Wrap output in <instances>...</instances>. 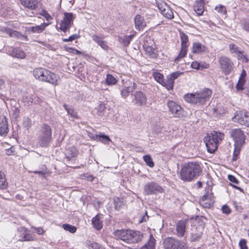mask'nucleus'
Masks as SVG:
<instances>
[{
	"mask_svg": "<svg viewBox=\"0 0 249 249\" xmlns=\"http://www.w3.org/2000/svg\"><path fill=\"white\" fill-rule=\"evenodd\" d=\"M201 171V168L198 162H188L183 166L180 171L181 179L183 181H191L197 178Z\"/></svg>",
	"mask_w": 249,
	"mask_h": 249,
	"instance_id": "1",
	"label": "nucleus"
},
{
	"mask_svg": "<svg viewBox=\"0 0 249 249\" xmlns=\"http://www.w3.org/2000/svg\"><path fill=\"white\" fill-rule=\"evenodd\" d=\"M113 234L116 239L123 240L128 244L138 243L143 237V234L141 232L130 230H117Z\"/></svg>",
	"mask_w": 249,
	"mask_h": 249,
	"instance_id": "2",
	"label": "nucleus"
},
{
	"mask_svg": "<svg viewBox=\"0 0 249 249\" xmlns=\"http://www.w3.org/2000/svg\"><path fill=\"white\" fill-rule=\"evenodd\" d=\"M211 95L212 91L205 88L199 92L186 94L184 96V99L189 103L201 105L205 104Z\"/></svg>",
	"mask_w": 249,
	"mask_h": 249,
	"instance_id": "3",
	"label": "nucleus"
},
{
	"mask_svg": "<svg viewBox=\"0 0 249 249\" xmlns=\"http://www.w3.org/2000/svg\"><path fill=\"white\" fill-rule=\"evenodd\" d=\"M224 134L222 133L213 131L208 134L204 139L208 151L213 153L217 149L218 145L224 139Z\"/></svg>",
	"mask_w": 249,
	"mask_h": 249,
	"instance_id": "4",
	"label": "nucleus"
},
{
	"mask_svg": "<svg viewBox=\"0 0 249 249\" xmlns=\"http://www.w3.org/2000/svg\"><path fill=\"white\" fill-rule=\"evenodd\" d=\"M52 140V133L51 127L47 124H42L38 137V144L42 147H47Z\"/></svg>",
	"mask_w": 249,
	"mask_h": 249,
	"instance_id": "5",
	"label": "nucleus"
},
{
	"mask_svg": "<svg viewBox=\"0 0 249 249\" xmlns=\"http://www.w3.org/2000/svg\"><path fill=\"white\" fill-rule=\"evenodd\" d=\"M218 63L220 68L225 75L231 73L234 69L233 62L229 57L226 56H222L218 58Z\"/></svg>",
	"mask_w": 249,
	"mask_h": 249,
	"instance_id": "6",
	"label": "nucleus"
},
{
	"mask_svg": "<svg viewBox=\"0 0 249 249\" xmlns=\"http://www.w3.org/2000/svg\"><path fill=\"white\" fill-rule=\"evenodd\" d=\"M164 244L165 249H188L186 243L172 238L166 239Z\"/></svg>",
	"mask_w": 249,
	"mask_h": 249,
	"instance_id": "7",
	"label": "nucleus"
},
{
	"mask_svg": "<svg viewBox=\"0 0 249 249\" xmlns=\"http://www.w3.org/2000/svg\"><path fill=\"white\" fill-rule=\"evenodd\" d=\"M163 189L157 183L151 182L146 183L143 187V193L146 195H152L161 193Z\"/></svg>",
	"mask_w": 249,
	"mask_h": 249,
	"instance_id": "8",
	"label": "nucleus"
},
{
	"mask_svg": "<svg viewBox=\"0 0 249 249\" xmlns=\"http://www.w3.org/2000/svg\"><path fill=\"white\" fill-rule=\"evenodd\" d=\"M157 7L161 14L168 19L173 18V12L171 8L162 0H156Z\"/></svg>",
	"mask_w": 249,
	"mask_h": 249,
	"instance_id": "9",
	"label": "nucleus"
},
{
	"mask_svg": "<svg viewBox=\"0 0 249 249\" xmlns=\"http://www.w3.org/2000/svg\"><path fill=\"white\" fill-rule=\"evenodd\" d=\"M170 112L176 117H180L184 116V110L176 102L168 101L167 103Z\"/></svg>",
	"mask_w": 249,
	"mask_h": 249,
	"instance_id": "10",
	"label": "nucleus"
},
{
	"mask_svg": "<svg viewBox=\"0 0 249 249\" xmlns=\"http://www.w3.org/2000/svg\"><path fill=\"white\" fill-rule=\"evenodd\" d=\"M180 39L181 41V48L180 51L178 56L175 59V62H178L179 60L184 57L187 53V49L188 47V37L187 35L183 32L180 33Z\"/></svg>",
	"mask_w": 249,
	"mask_h": 249,
	"instance_id": "11",
	"label": "nucleus"
},
{
	"mask_svg": "<svg viewBox=\"0 0 249 249\" xmlns=\"http://www.w3.org/2000/svg\"><path fill=\"white\" fill-rule=\"evenodd\" d=\"M232 120L242 125L249 127V112L236 111L235 115L232 117Z\"/></svg>",
	"mask_w": 249,
	"mask_h": 249,
	"instance_id": "12",
	"label": "nucleus"
},
{
	"mask_svg": "<svg viewBox=\"0 0 249 249\" xmlns=\"http://www.w3.org/2000/svg\"><path fill=\"white\" fill-rule=\"evenodd\" d=\"M231 135L234 140V145H243L245 143V136L243 131L241 129H232Z\"/></svg>",
	"mask_w": 249,
	"mask_h": 249,
	"instance_id": "13",
	"label": "nucleus"
},
{
	"mask_svg": "<svg viewBox=\"0 0 249 249\" xmlns=\"http://www.w3.org/2000/svg\"><path fill=\"white\" fill-rule=\"evenodd\" d=\"M73 18V14L70 13H65L63 19L60 25V29L64 32H66L70 28V25Z\"/></svg>",
	"mask_w": 249,
	"mask_h": 249,
	"instance_id": "14",
	"label": "nucleus"
},
{
	"mask_svg": "<svg viewBox=\"0 0 249 249\" xmlns=\"http://www.w3.org/2000/svg\"><path fill=\"white\" fill-rule=\"evenodd\" d=\"M134 98L133 99V103L135 105L138 106H143L146 104L147 98L145 94L142 91H136L134 94Z\"/></svg>",
	"mask_w": 249,
	"mask_h": 249,
	"instance_id": "15",
	"label": "nucleus"
},
{
	"mask_svg": "<svg viewBox=\"0 0 249 249\" xmlns=\"http://www.w3.org/2000/svg\"><path fill=\"white\" fill-rule=\"evenodd\" d=\"M6 51L10 55L13 57L23 59L26 57L24 52L18 48H13L8 46L6 48Z\"/></svg>",
	"mask_w": 249,
	"mask_h": 249,
	"instance_id": "16",
	"label": "nucleus"
},
{
	"mask_svg": "<svg viewBox=\"0 0 249 249\" xmlns=\"http://www.w3.org/2000/svg\"><path fill=\"white\" fill-rule=\"evenodd\" d=\"M203 227L199 226L198 227H195L192 228L190 241L195 242L198 241L203 234Z\"/></svg>",
	"mask_w": 249,
	"mask_h": 249,
	"instance_id": "17",
	"label": "nucleus"
},
{
	"mask_svg": "<svg viewBox=\"0 0 249 249\" xmlns=\"http://www.w3.org/2000/svg\"><path fill=\"white\" fill-rule=\"evenodd\" d=\"M45 74L46 75L45 78H44L45 80L44 82L49 83L54 86L59 84L60 78L58 75L49 70H48L47 73Z\"/></svg>",
	"mask_w": 249,
	"mask_h": 249,
	"instance_id": "18",
	"label": "nucleus"
},
{
	"mask_svg": "<svg viewBox=\"0 0 249 249\" xmlns=\"http://www.w3.org/2000/svg\"><path fill=\"white\" fill-rule=\"evenodd\" d=\"M208 51L207 48L201 43L195 42L193 44L192 52L194 53L200 54Z\"/></svg>",
	"mask_w": 249,
	"mask_h": 249,
	"instance_id": "19",
	"label": "nucleus"
},
{
	"mask_svg": "<svg viewBox=\"0 0 249 249\" xmlns=\"http://www.w3.org/2000/svg\"><path fill=\"white\" fill-rule=\"evenodd\" d=\"M48 70L44 68H38L35 69L33 71V74L35 77L40 81L44 82V78L46 77V74L48 72Z\"/></svg>",
	"mask_w": 249,
	"mask_h": 249,
	"instance_id": "20",
	"label": "nucleus"
},
{
	"mask_svg": "<svg viewBox=\"0 0 249 249\" xmlns=\"http://www.w3.org/2000/svg\"><path fill=\"white\" fill-rule=\"evenodd\" d=\"M9 132L7 120L5 116L1 120L0 122V135L5 137Z\"/></svg>",
	"mask_w": 249,
	"mask_h": 249,
	"instance_id": "21",
	"label": "nucleus"
},
{
	"mask_svg": "<svg viewBox=\"0 0 249 249\" xmlns=\"http://www.w3.org/2000/svg\"><path fill=\"white\" fill-rule=\"evenodd\" d=\"M186 222L184 220L179 221L176 225V231L178 236L183 237L186 230Z\"/></svg>",
	"mask_w": 249,
	"mask_h": 249,
	"instance_id": "22",
	"label": "nucleus"
},
{
	"mask_svg": "<svg viewBox=\"0 0 249 249\" xmlns=\"http://www.w3.org/2000/svg\"><path fill=\"white\" fill-rule=\"evenodd\" d=\"M18 231L20 233L19 241H32L33 240V237L31 234L26 232V229L23 227H20L18 228Z\"/></svg>",
	"mask_w": 249,
	"mask_h": 249,
	"instance_id": "23",
	"label": "nucleus"
},
{
	"mask_svg": "<svg viewBox=\"0 0 249 249\" xmlns=\"http://www.w3.org/2000/svg\"><path fill=\"white\" fill-rule=\"evenodd\" d=\"M90 137L97 141L101 142L104 144H109L110 139L109 137L104 134L100 133L99 135H92Z\"/></svg>",
	"mask_w": 249,
	"mask_h": 249,
	"instance_id": "24",
	"label": "nucleus"
},
{
	"mask_svg": "<svg viewBox=\"0 0 249 249\" xmlns=\"http://www.w3.org/2000/svg\"><path fill=\"white\" fill-rule=\"evenodd\" d=\"M135 24L136 28L139 31L142 30L146 26L143 18L140 15L136 16L135 18Z\"/></svg>",
	"mask_w": 249,
	"mask_h": 249,
	"instance_id": "25",
	"label": "nucleus"
},
{
	"mask_svg": "<svg viewBox=\"0 0 249 249\" xmlns=\"http://www.w3.org/2000/svg\"><path fill=\"white\" fill-rule=\"evenodd\" d=\"M194 10L197 15H202L204 10V2L196 1L194 6Z\"/></svg>",
	"mask_w": 249,
	"mask_h": 249,
	"instance_id": "26",
	"label": "nucleus"
},
{
	"mask_svg": "<svg viewBox=\"0 0 249 249\" xmlns=\"http://www.w3.org/2000/svg\"><path fill=\"white\" fill-rule=\"evenodd\" d=\"M37 0H20L21 4L30 10H34L36 6Z\"/></svg>",
	"mask_w": 249,
	"mask_h": 249,
	"instance_id": "27",
	"label": "nucleus"
},
{
	"mask_svg": "<svg viewBox=\"0 0 249 249\" xmlns=\"http://www.w3.org/2000/svg\"><path fill=\"white\" fill-rule=\"evenodd\" d=\"M78 151L74 147H71L69 148L67 151L66 159L68 160H74L76 157Z\"/></svg>",
	"mask_w": 249,
	"mask_h": 249,
	"instance_id": "28",
	"label": "nucleus"
},
{
	"mask_svg": "<svg viewBox=\"0 0 249 249\" xmlns=\"http://www.w3.org/2000/svg\"><path fill=\"white\" fill-rule=\"evenodd\" d=\"M156 240L152 234L150 235V237L147 242L141 248V249H155Z\"/></svg>",
	"mask_w": 249,
	"mask_h": 249,
	"instance_id": "29",
	"label": "nucleus"
},
{
	"mask_svg": "<svg viewBox=\"0 0 249 249\" xmlns=\"http://www.w3.org/2000/svg\"><path fill=\"white\" fill-rule=\"evenodd\" d=\"M100 218V216L97 214L92 219V224L97 230H100L103 227L102 221Z\"/></svg>",
	"mask_w": 249,
	"mask_h": 249,
	"instance_id": "30",
	"label": "nucleus"
},
{
	"mask_svg": "<svg viewBox=\"0 0 249 249\" xmlns=\"http://www.w3.org/2000/svg\"><path fill=\"white\" fill-rule=\"evenodd\" d=\"M92 38L104 50H107V49L108 46L107 45V42L103 40L101 37L97 35H93Z\"/></svg>",
	"mask_w": 249,
	"mask_h": 249,
	"instance_id": "31",
	"label": "nucleus"
},
{
	"mask_svg": "<svg viewBox=\"0 0 249 249\" xmlns=\"http://www.w3.org/2000/svg\"><path fill=\"white\" fill-rule=\"evenodd\" d=\"M105 104L102 102H99L96 107L95 108L93 112L98 116H101L104 114V112L106 109Z\"/></svg>",
	"mask_w": 249,
	"mask_h": 249,
	"instance_id": "32",
	"label": "nucleus"
},
{
	"mask_svg": "<svg viewBox=\"0 0 249 249\" xmlns=\"http://www.w3.org/2000/svg\"><path fill=\"white\" fill-rule=\"evenodd\" d=\"M134 35H131L129 36H123L119 37V41L123 44L124 46H128L132 38L134 37Z\"/></svg>",
	"mask_w": 249,
	"mask_h": 249,
	"instance_id": "33",
	"label": "nucleus"
},
{
	"mask_svg": "<svg viewBox=\"0 0 249 249\" xmlns=\"http://www.w3.org/2000/svg\"><path fill=\"white\" fill-rule=\"evenodd\" d=\"M48 24H42L40 25H37L29 28V30L33 33H40L42 32Z\"/></svg>",
	"mask_w": 249,
	"mask_h": 249,
	"instance_id": "34",
	"label": "nucleus"
},
{
	"mask_svg": "<svg viewBox=\"0 0 249 249\" xmlns=\"http://www.w3.org/2000/svg\"><path fill=\"white\" fill-rule=\"evenodd\" d=\"M161 85L165 87L168 90L172 89L174 85V81L169 76H167L166 80H164L163 83H162Z\"/></svg>",
	"mask_w": 249,
	"mask_h": 249,
	"instance_id": "35",
	"label": "nucleus"
},
{
	"mask_svg": "<svg viewBox=\"0 0 249 249\" xmlns=\"http://www.w3.org/2000/svg\"><path fill=\"white\" fill-rule=\"evenodd\" d=\"M135 83H133V86H128L125 87L124 89H123L121 91V95L124 98L127 97L129 93L132 92L135 89Z\"/></svg>",
	"mask_w": 249,
	"mask_h": 249,
	"instance_id": "36",
	"label": "nucleus"
},
{
	"mask_svg": "<svg viewBox=\"0 0 249 249\" xmlns=\"http://www.w3.org/2000/svg\"><path fill=\"white\" fill-rule=\"evenodd\" d=\"M8 186V182L4 174L0 171V189H5Z\"/></svg>",
	"mask_w": 249,
	"mask_h": 249,
	"instance_id": "37",
	"label": "nucleus"
},
{
	"mask_svg": "<svg viewBox=\"0 0 249 249\" xmlns=\"http://www.w3.org/2000/svg\"><path fill=\"white\" fill-rule=\"evenodd\" d=\"M64 107L67 111V113L73 119H77L78 118L77 112L74 110L73 108L69 107L67 105L64 104L63 105Z\"/></svg>",
	"mask_w": 249,
	"mask_h": 249,
	"instance_id": "38",
	"label": "nucleus"
},
{
	"mask_svg": "<svg viewBox=\"0 0 249 249\" xmlns=\"http://www.w3.org/2000/svg\"><path fill=\"white\" fill-rule=\"evenodd\" d=\"M117 80L111 74H107L105 80V84L107 85H113L116 84Z\"/></svg>",
	"mask_w": 249,
	"mask_h": 249,
	"instance_id": "39",
	"label": "nucleus"
},
{
	"mask_svg": "<svg viewBox=\"0 0 249 249\" xmlns=\"http://www.w3.org/2000/svg\"><path fill=\"white\" fill-rule=\"evenodd\" d=\"M73 68L75 70H77L78 74H80V75H79L78 77L80 78L81 80H82L85 78V74L84 73H83L84 69V64L82 63H79L75 67H73Z\"/></svg>",
	"mask_w": 249,
	"mask_h": 249,
	"instance_id": "40",
	"label": "nucleus"
},
{
	"mask_svg": "<svg viewBox=\"0 0 249 249\" xmlns=\"http://www.w3.org/2000/svg\"><path fill=\"white\" fill-rule=\"evenodd\" d=\"M143 48L146 54L150 57L152 58H156L157 57V54L152 47L145 45Z\"/></svg>",
	"mask_w": 249,
	"mask_h": 249,
	"instance_id": "41",
	"label": "nucleus"
},
{
	"mask_svg": "<svg viewBox=\"0 0 249 249\" xmlns=\"http://www.w3.org/2000/svg\"><path fill=\"white\" fill-rule=\"evenodd\" d=\"M26 99L28 103H34L35 104L39 103L40 99L38 97H36L34 94H30L29 96H26Z\"/></svg>",
	"mask_w": 249,
	"mask_h": 249,
	"instance_id": "42",
	"label": "nucleus"
},
{
	"mask_svg": "<svg viewBox=\"0 0 249 249\" xmlns=\"http://www.w3.org/2000/svg\"><path fill=\"white\" fill-rule=\"evenodd\" d=\"M6 34L11 37L19 38L22 36V35L18 32L11 30L10 29H7L6 30Z\"/></svg>",
	"mask_w": 249,
	"mask_h": 249,
	"instance_id": "43",
	"label": "nucleus"
},
{
	"mask_svg": "<svg viewBox=\"0 0 249 249\" xmlns=\"http://www.w3.org/2000/svg\"><path fill=\"white\" fill-rule=\"evenodd\" d=\"M153 76L155 79L158 83L162 84V83H163L164 81V77L163 75L161 74L159 72H154L153 73Z\"/></svg>",
	"mask_w": 249,
	"mask_h": 249,
	"instance_id": "44",
	"label": "nucleus"
},
{
	"mask_svg": "<svg viewBox=\"0 0 249 249\" xmlns=\"http://www.w3.org/2000/svg\"><path fill=\"white\" fill-rule=\"evenodd\" d=\"M242 146V145H234V149L232 157L233 160L236 161L238 159Z\"/></svg>",
	"mask_w": 249,
	"mask_h": 249,
	"instance_id": "45",
	"label": "nucleus"
},
{
	"mask_svg": "<svg viewBox=\"0 0 249 249\" xmlns=\"http://www.w3.org/2000/svg\"><path fill=\"white\" fill-rule=\"evenodd\" d=\"M143 160L145 161L146 164L150 167H153L154 166V162L152 160V158L149 155H145L143 157Z\"/></svg>",
	"mask_w": 249,
	"mask_h": 249,
	"instance_id": "46",
	"label": "nucleus"
},
{
	"mask_svg": "<svg viewBox=\"0 0 249 249\" xmlns=\"http://www.w3.org/2000/svg\"><path fill=\"white\" fill-rule=\"evenodd\" d=\"M62 227L65 231H69L71 233H74L76 231V228L75 226L68 224H64Z\"/></svg>",
	"mask_w": 249,
	"mask_h": 249,
	"instance_id": "47",
	"label": "nucleus"
},
{
	"mask_svg": "<svg viewBox=\"0 0 249 249\" xmlns=\"http://www.w3.org/2000/svg\"><path fill=\"white\" fill-rule=\"evenodd\" d=\"M148 218L149 216L147 215V212L145 211V212L143 213L140 214L138 222L139 224L142 223L143 222L147 221Z\"/></svg>",
	"mask_w": 249,
	"mask_h": 249,
	"instance_id": "48",
	"label": "nucleus"
},
{
	"mask_svg": "<svg viewBox=\"0 0 249 249\" xmlns=\"http://www.w3.org/2000/svg\"><path fill=\"white\" fill-rule=\"evenodd\" d=\"M237 55L239 60H242L245 62H247L248 61V59L247 57L246 54L244 52L240 51L237 53Z\"/></svg>",
	"mask_w": 249,
	"mask_h": 249,
	"instance_id": "49",
	"label": "nucleus"
},
{
	"mask_svg": "<svg viewBox=\"0 0 249 249\" xmlns=\"http://www.w3.org/2000/svg\"><path fill=\"white\" fill-rule=\"evenodd\" d=\"M229 47L231 53H235L237 54L240 51L239 47L234 44H230Z\"/></svg>",
	"mask_w": 249,
	"mask_h": 249,
	"instance_id": "50",
	"label": "nucleus"
},
{
	"mask_svg": "<svg viewBox=\"0 0 249 249\" xmlns=\"http://www.w3.org/2000/svg\"><path fill=\"white\" fill-rule=\"evenodd\" d=\"M79 37V36L77 34H74L71 36L69 38H64L63 39V41L64 42H67L69 41H72L75 39H76Z\"/></svg>",
	"mask_w": 249,
	"mask_h": 249,
	"instance_id": "51",
	"label": "nucleus"
},
{
	"mask_svg": "<svg viewBox=\"0 0 249 249\" xmlns=\"http://www.w3.org/2000/svg\"><path fill=\"white\" fill-rule=\"evenodd\" d=\"M245 81L239 79L238 83L236 85V89L238 90H242L244 89V85Z\"/></svg>",
	"mask_w": 249,
	"mask_h": 249,
	"instance_id": "52",
	"label": "nucleus"
},
{
	"mask_svg": "<svg viewBox=\"0 0 249 249\" xmlns=\"http://www.w3.org/2000/svg\"><path fill=\"white\" fill-rule=\"evenodd\" d=\"M65 50L67 52L71 53H72L73 54H80L81 53L79 51L74 49L71 47H66Z\"/></svg>",
	"mask_w": 249,
	"mask_h": 249,
	"instance_id": "53",
	"label": "nucleus"
},
{
	"mask_svg": "<svg viewBox=\"0 0 249 249\" xmlns=\"http://www.w3.org/2000/svg\"><path fill=\"white\" fill-rule=\"evenodd\" d=\"M239 245L240 249H248L245 239H241L239 243Z\"/></svg>",
	"mask_w": 249,
	"mask_h": 249,
	"instance_id": "54",
	"label": "nucleus"
},
{
	"mask_svg": "<svg viewBox=\"0 0 249 249\" xmlns=\"http://www.w3.org/2000/svg\"><path fill=\"white\" fill-rule=\"evenodd\" d=\"M215 10H217L218 12L223 14L224 15L226 14L227 12L226 8L223 5L216 6L215 7Z\"/></svg>",
	"mask_w": 249,
	"mask_h": 249,
	"instance_id": "55",
	"label": "nucleus"
},
{
	"mask_svg": "<svg viewBox=\"0 0 249 249\" xmlns=\"http://www.w3.org/2000/svg\"><path fill=\"white\" fill-rule=\"evenodd\" d=\"M199 202L202 206L206 208H209L212 206V204L210 202H207V200H200Z\"/></svg>",
	"mask_w": 249,
	"mask_h": 249,
	"instance_id": "56",
	"label": "nucleus"
},
{
	"mask_svg": "<svg viewBox=\"0 0 249 249\" xmlns=\"http://www.w3.org/2000/svg\"><path fill=\"white\" fill-rule=\"evenodd\" d=\"M181 74H182V72L176 71L171 73L169 76L174 81L175 80L178 78Z\"/></svg>",
	"mask_w": 249,
	"mask_h": 249,
	"instance_id": "57",
	"label": "nucleus"
},
{
	"mask_svg": "<svg viewBox=\"0 0 249 249\" xmlns=\"http://www.w3.org/2000/svg\"><path fill=\"white\" fill-rule=\"evenodd\" d=\"M228 179L232 183L236 184H238L239 182L237 178L233 176L230 175H228Z\"/></svg>",
	"mask_w": 249,
	"mask_h": 249,
	"instance_id": "58",
	"label": "nucleus"
},
{
	"mask_svg": "<svg viewBox=\"0 0 249 249\" xmlns=\"http://www.w3.org/2000/svg\"><path fill=\"white\" fill-rule=\"evenodd\" d=\"M222 211L223 213L227 214H229L231 212V210L230 208H229V207L226 205H224L222 207Z\"/></svg>",
	"mask_w": 249,
	"mask_h": 249,
	"instance_id": "59",
	"label": "nucleus"
},
{
	"mask_svg": "<svg viewBox=\"0 0 249 249\" xmlns=\"http://www.w3.org/2000/svg\"><path fill=\"white\" fill-rule=\"evenodd\" d=\"M100 245L96 242H93L91 243L89 246V249H98L99 248Z\"/></svg>",
	"mask_w": 249,
	"mask_h": 249,
	"instance_id": "60",
	"label": "nucleus"
},
{
	"mask_svg": "<svg viewBox=\"0 0 249 249\" xmlns=\"http://www.w3.org/2000/svg\"><path fill=\"white\" fill-rule=\"evenodd\" d=\"M191 67L193 69L198 70L200 69V64L196 61H194L191 64Z\"/></svg>",
	"mask_w": 249,
	"mask_h": 249,
	"instance_id": "61",
	"label": "nucleus"
},
{
	"mask_svg": "<svg viewBox=\"0 0 249 249\" xmlns=\"http://www.w3.org/2000/svg\"><path fill=\"white\" fill-rule=\"evenodd\" d=\"M243 29L246 31L249 32V20L245 21L243 25Z\"/></svg>",
	"mask_w": 249,
	"mask_h": 249,
	"instance_id": "62",
	"label": "nucleus"
},
{
	"mask_svg": "<svg viewBox=\"0 0 249 249\" xmlns=\"http://www.w3.org/2000/svg\"><path fill=\"white\" fill-rule=\"evenodd\" d=\"M246 76V71L244 69H243L239 79L243 80L244 81H245V78Z\"/></svg>",
	"mask_w": 249,
	"mask_h": 249,
	"instance_id": "63",
	"label": "nucleus"
},
{
	"mask_svg": "<svg viewBox=\"0 0 249 249\" xmlns=\"http://www.w3.org/2000/svg\"><path fill=\"white\" fill-rule=\"evenodd\" d=\"M14 151V148L12 146L10 148L6 149V154L7 155H11L13 153Z\"/></svg>",
	"mask_w": 249,
	"mask_h": 249,
	"instance_id": "64",
	"label": "nucleus"
}]
</instances>
